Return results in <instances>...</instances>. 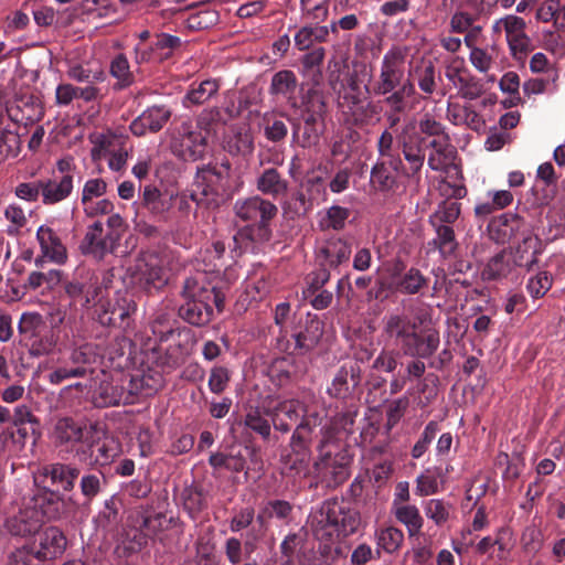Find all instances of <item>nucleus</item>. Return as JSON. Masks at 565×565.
<instances>
[{
    "instance_id": "f257e3e1",
    "label": "nucleus",
    "mask_w": 565,
    "mask_h": 565,
    "mask_svg": "<svg viewBox=\"0 0 565 565\" xmlns=\"http://www.w3.org/2000/svg\"><path fill=\"white\" fill-rule=\"evenodd\" d=\"M79 476V467L71 462H50L39 468L38 478L45 484L40 507L47 520H58L81 507L75 495L71 494Z\"/></svg>"
},
{
    "instance_id": "f03ea898",
    "label": "nucleus",
    "mask_w": 565,
    "mask_h": 565,
    "mask_svg": "<svg viewBox=\"0 0 565 565\" xmlns=\"http://www.w3.org/2000/svg\"><path fill=\"white\" fill-rule=\"evenodd\" d=\"M180 297L182 302L178 316L194 327L209 324L214 317V308L222 312L225 295L206 279L204 273H196L183 280Z\"/></svg>"
},
{
    "instance_id": "7ed1b4c3",
    "label": "nucleus",
    "mask_w": 565,
    "mask_h": 565,
    "mask_svg": "<svg viewBox=\"0 0 565 565\" xmlns=\"http://www.w3.org/2000/svg\"><path fill=\"white\" fill-rule=\"evenodd\" d=\"M234 212L241 221L249 223L233 237L241 248L247 250L249 245L263 244L271 238V221L278 214V207L271 201L259 195L238 199L234 203Z\"/></svg>"
},
{
    "instance_id": "20e7f679",
    "label": "nucleus",
    "mask_w": 565,
    "mask_h": 565,
    "mask_svg": "<svg viewBox=\"0 0 565 565\" xmlns=\"http://www.w3.org/2000/svg\"><path fill=\"white\" fill-rule=\"evenodd\" d=\"M360 525V512L344 500H327L311 516L312 533L326 546L354 534Z\"/></svg>"
},
{
    "instance_id": "39448f33",
    "label": "nucleus",
    "mask_w": 565,
    "mask_h": 565,
    "mask_svg": "<svg viewBox=\"0 0 565 565\" xmlns=\"http://www.w3.org/2000/svg\"><path fill=\"white\" fill-rule=\"evenodd\" d=\"M406 50L392 46L383 55L379 72L372 74L367 93L375 97L391 98V96L413 97L415 85L406 75Z\"/></svg>"
},
{
    "instance_id": "423d86ee",
    "label": "nucleus",
    "mask_w": 565,
    "mask_h": 565,
    "mask_svg": "<svg viewBox=\"0 0 565 565\" xmlns=\"http://www.w3.org/2000/svg\"><path fill=\"white\" fill-rule=\"evenodd\" d=\"M299 114L296 117H287L291 125L292 141L307 149L318 145L324 127L327 104L323 93L310 87L297 105Z\"/></svg>"
},
{
    "instance_id": "0eeeda50",
    "label": "nucleus",
    "mask_w": 565,
    "mask_h": 565,
    "mask_svg": "<svg viewBox=\"0 0 565 565\" xmlns=\"http://www.w3.org/2000/svg\"><path fill=\"white\" fill-rule=\"evenodd\" d=\"M127 230V222L121 215L107 217L106 224L96 220L86 226L78 249L82 255L100 262L107 255L116 254Z\"/></svg>"
},
{
    "instance_id": "6e6552de",
    "label": "nucleus",
    "mask_w": 565,
    "mask_h": 565,
    "mask_svg": "<svg viewBox=\"0 0 565 565\" xmlns=\"http://www.w3.org/2000/svg\"><path fill=\"white\" fill-rule=\"evenodd\" d=\"M317 450L319 456L313 468L320 482L330 489L345 482L350 476L352 456L343 445L333 440L330 429L324 431Z\"/></svg>"
},
{
    "instance_id": "1a4fd4ad",
    "label": "nucleus",
    "mask_w": 565,
    "mask_h": 565,
    "mask_svg": "<svg viewBox=\"0 0 565 565\" xmlns=\"http://www.w3.org/2000/svg\"><path fill=\"white\" fill-rule=\"evenodd\" d=\"M207 122L200 116L196 122L183 120L170 130L169 147L173 156L185 162L204 158L207 148Z\"/></svg>"
},
{
    "instance_id": "9d476101",
    "label": "nucleus",
    "mask_w": 565,
    "mask_h": 565,
    "mask_svg": "<svg viewBox=\"0 0 565 565\" xmlns=\"http://www.w3.org/2000/svg\"><path fill=\"white\" fill-rule=\"evenodd\" d=\"M322 334L323 322L317 315H294L288 337L276 338L275 347L284 353L305 354L318 344Z\"/></svg>"
},
{
    "instance_id": "9b49d317",
    "label": "nucleus",
    "mask_w": 565,
    "mask_h": 565,
    "mask_svg": "<svg viewBox=\"0 0 565 565\" xmlns=\"http://www.w3.org/2000/svg\"><path fill=\"white\" fill-rule=\"evenodd\" d=\"M231 163L226 160L220 166H203L198 169L194 188L190 194L192 201L206 207H216L224 198L230 179Z\"/></svg>"
},
{
    "instance_id": "f8f14e48",
    "label": "nucleus",
    "mask_w": 565,
    "mask_h": 565,
    "mask_svg": "<svg viewBox=\"0 0 565 565\" xmlns=\"http://www.w3.org/2000/svg\"><path fill=\"white\" fill-rule=\"evenodd\" d=\"M489 237L497 244L522 241V253L527 248L537 249L539 238L532 235L530 224L519 214L503 213L493 217L488 224Z\"/></svg>"
},
{
    "instance_id": "ddd939ff",
    "label": "nucleus",
    "mask_w": 565,
    "mask_h": 565,
    "mask_svg": "<svg viewBox=\"0 0 565 565\" xmlns=\"http://www.w3.org/2000/svg\"><path fill=\"white\" fill-rule=\"evenodd\" d=\"M398 146L405 160V164L402 163V174L418 184L422 180L426 150L431 148L435 152L438 143L435 141L428 143L417 134L404 130L398 136Z\"/></svg>"
},
{
    "instance_id": "4468645a",
    "label": "nucleus",
    "mask_w": 565,
    "mask_h": 565,
    "mask_svg": "<svg viewBox=\"0 0 565 565\" xmlns=\"http://www.w3.org/2000/svg\"><path fill=\"white\" fill-rule=\"evenodd\" d=\"M143 387V379L128 377L119 374L109 381H103L97 390L99 406L108 407L119 404L130 405L137 399Z\"/></svg>"
},
{
    "instance_id": "2eb2a0df",
    "label": "nucleus",
    "mask_w": 565,
    "mask_h": 565,
    "mask_svg": "<svg viewBox=\"0 0 565 565\" xmlns=\"http://www.w3.org/2000/svg\"><path fill=\"white\" fill-rule=\"evenodd\" d=\"M413 134L425 139L426 142L435 141L438 143V148H435V152H430L427 159V164L433 171H439L445 164L447 152L451 148L450 138L446 132L445 126L436 120L430 115L426 114L418 121V129L413 130Z\"/></svg>"
},
{
    "instance_id": "dca6fc26",
    "label": "nucleus",
    "mask_w": 565,
    "mask_h": 565,
    "mask_svg": "<svg viewBox=\"0 0 565 565\" xmlns=\"http://www.w3.org/2000/svg\"><path fill=\"white\" fill-rule=\"evenodd\" d=\"M515 254V257L512 258L511 253L503 249L492 256L481 271L482 280L495 281L507 278L515 266L526 267L527 270H532L539 262L540 249H534L529 259L524 258L522 246L516 247Z\"/></svg>"
},
{
    "instance_id": "f3484780",
    "label": "nucleus",
    "mask_w": 565,
    "mask_h": 565,
    "mask_svg": "<svg viewBox=\"0 0 565 565\" xmlns=\"http://www.w3.org/2000/svg\"><path fill=\"white\" fill-rule=\"evenodd\" d=\"M362 370L358 362L343 363L334 373L331 383L327 387V394L331 398L349 401L354 398L360 391Z\"/></svg>"
},
{
    "instance_id": "a211bd4d",
    "label": "nucleus",
    "mask_w": 565,
    "mask_h": 565,
    "mask_svg": "<svg viewBox=\"0 0 565 565\" xmlns=\"http://www.w3.org/2000/svg\"><path fill=\"white\" fill-rule=\"evenodd\" d=\"M136 309L137 306L131 298L117 295L111 300L100 302L95 315L102 326L125 330L130 327L131 315L136 312Z\"/></svg>"
},
{
    "instance_id": "6ab92c4d",
    "label": "nucleus",
    "mask_w": 565,
    "mask_h": 565,
    "mask_svg": "<svg viewBox=\"0 0 565 565\" xmlns=\"http://www.w3.org/2000/svg\"><path fill=\"white\" fill-rule=\"evenodd\" d=\"M263 536L253 526L244 542L237 537H228L224 544V553L232 565H262L258 551V541Z\"/></svg>"
},
{
    "instance_id": "aec40b11",
    "label": "nucleus",
    "mask_w": 565,
    "mask_h": 565,
    "mask_svg": "<svg viewBox=\"0 0 565 565\" xmlns=\"http://www.w3.org/2000/svg\"><path fill=\"white\" fill-rule=\"evenodd\" d=\"M93 354L88 345H81L71 351L70 356L47 379L53 385H58L68 379H82L87 376V365L92 362Z\"/></svg>"
},
{
    "instance_id": "412c9836",
    "label": "nucleus",
    "mask_w": 565,
    "mask_h": 565,
    "mask_svg": "<svg viewBox=\"0 0 565 565\" xmlns=\"http://www.w3.org/2000/svg\"><path fill=\"white\" fill-rule=\"evenodd\" d=\"M352 253L351 243L343 237H330L316 249V263L331 270H337L347 264Z\"/></svg>"
},
{
    "instance_id": "4be33fe9",
    "label": "nucleus",
    "mask_w": 565,
    "mask_h": 565,
    "mask_svg": "<svg viewBox=\"0 0 565 565\" xmlns=\"http://www.w3.org/2000/svg\"><path fill=\"white\" fill-rule=\"evenodd\" d=\"M29 544L34 547L38 558L44 563L62 556L66 550L67 540L62 530L49 526L42 532H38L36 539Z\"/></svg>"
},
{
    "instance_id": "5701e85b",
    "label": "nucleus",
    "mask_w": 565,
    "mask_h": 565,
    "mask_svg": "<svg viewBox=\"0 0 565 565\" xmlns=\"http://www.w3.org/2000/svg\"><path fill=\"white\" fill-rule=\"evenodd\" d=\"M366 87L370 85H364V93L339 94L340 106L347 109L351 114L353 122L360 126L367 124L377 114V106L369 100L372 93H367Z\"/></svg>"
},
{
    "instance_id": "b1692460",
    "label": "nucleus",
    "mask_w": 565,
    "mask_h": 565,
    "mask_svg": "<svg viewBox=\"0 0 565 565\" xmlns=\"http://www.w3.org/2000/svg\"><path fill=\"white\" fill-rule=\"evenodd\" d=\"M132 279L135 284L148 292L152 289H161L168 281L163 267L159 264L158 258L153 256L138 260Z\"/></svg>"
},
{
    "instance_id": "393cba45",
    "label": "nucleus",
    "mask_w": 565,
    "mask_h": 565,
    "mask_svg": "<svg viewBox=\"0 0 565 565\" xmlns=\"http://www.w3.org/2000/svg\"><path fill=\"white\" fill-rule=\"evenodd\" d=\"M439 342L437 330L428 329L418 332L417 329H414L401 350L407 356L427 359L437 351Z\"/></svg>"
},
{
    "instance_id": "a878e982",
    "label": "nucleus",
    "mask_w": 565,
    "mask_h": 565,
    "mask_svg": "<svg viewBox=\"0 0 565 565\" xmlns=\"http://www.w3.org/2000/svg\"><path fill=\"white\" fill-rule=\"evenodd\" d=\"M172 523H174L172 516L167 518L164 513L154 512L151 509L139 508L129 515V524L148 537L169 529Z\"/></svg>"
},
{
    "instance_id": "bb28decb",
    "label": "nucleus",
    "mask_w": 565,
    "mask_h": 565,
    "mask_svg": "<svg viewBox=\"0 0 565 565\" xmlns=\"http://www.w3.org/2000/svg\"><path fill=\"white\" fill-rule=\"evenodd\" d=\"M171 118V110L166 106H151L143 110L129 125L131 134L142 137L160 131Z\"/></svg>"
},
{
    "instance_id": "cd10ccee",
    "label": "nucleus",
    "mask_w": 565,
    "mask_h": 565,
    "mask_svg": "<svg viewBox=\"0 0 565 565\" xmlns=\"http://www.w3.org/2000/svg\"><path fill=\"white\" fill-rule=\"evenodd\" d=\"M43 516L46 518L42 507L41 511L35 507H25L18 514L7 520L6 527L13 536L26 537L34 535L42 526Z\"/></svg>"
},
{
    "instance_id": "c85d7f7f",
    "label": "nucleus",
    "mask_w": 565,
    "mask_h": 565,
    "mask_svg": "<svg viewBox=\"0 0 565 565\" xmlns=\"http://www.w3.org/2000/svg\"><path fill=\"white\" fill-rule=\"evenodd\" d=\"M402 172V159L380 160L375 162L370 172L371 188L381 193L394 191L397 186L396 173Z\"/></svg>"
},
{
    "instance_id": "c756f323",
    "label": "nucleus",
    "mask_w": 565,
    "mask_h": 565,
    "mask_svg": "<svg viewBox=\"0 0 565 565\" xmlns=\"http://www.w3.org/2000/svg\"><path fill=\"white\" fill-rule=\"evenodd\" d=\"M303 411L302 403L295 398L280 401L270 406L274 429L281 434H288L295 425L299 424Z\"/></svg>"
},
{
    "instance_id": "7c9ffc66",
    "label": "nucleus",
    "mask_w": 565,
    "mask_h": 565,
    "mask_svg": "<svg viewBox=\"0 0 565 565\" xmlns=\"http://www.w3.org/2000/svg\"><path fill=\"white\" fill-rule=\"evenodd\" d=\"M36 241L43 257L49 262L56 265H64L67 262V248L52 227L41 225L36 231Z\"/></svg>"
},
{
    "instance_id": "2f4dec72",
    "label": "nucleus",
    "mask_w": 565,
    "mask_h": 565,
    "mask_svg": "<svg viewBox=\"0 0 565 565\" xmlns=\"http://www.w3.org/2000/svg\"><path fill=\"white\" fill-rule=\"evenodd\" d=\"M209 490L198 481L185 486L180 494L182 508L192 520L199 519L201 513L209 508Z\"/></svg>"
},
{
    "instance_id": "473e14b6",
    "label": "nucleus",
    "mask_w": 565,
    "mask_h": 565,
    "mask_svg": "<svg viewBox=\"0 0 565 565\" xmlns=\"http://www.w3.org/2000/svg\"><path fill=\"white\" fill-rule=\"evenodd\" d=\"M173 195L161 192L158 188L148 184L145 185L141 195V205L157 221L167 220L168 212L172 207Z\"/></svg>"
},
{
    "instance_id": "72a5a7b5",
    "label": "nucleus",
    "mask_w": 565,
    "mask_h": 565,
    "mask_svg": "<svg viewBox=\"0 0 565 565\" xmlns=\"http://www.w3.org/2000/svg\"><path fill=\"white\" fill-rule=\"evenodd\" d=\"M42 202L52 205L66 200L73 191V175L53 174L51 178L41 179Z\"/></svg>"
},
{
    "instance_id": "f704fd0d",
    "label": "nucleus",
    "mask_w": 565,
    "mask_h": 565,
    "mask_svg": "<svg viewBox=\"0 0 565 565\" xmlns=\"http://www.w3.org/2000/svg\"><path fill=\"white\" fill-rule=\"evenodd\" d=\"M86 430V425L72 417L65 416L56 419L52 435L55 445L73 446L83 440Z\"/></svg>"
},
{
    "instance_id": "c9c22d12",
    "label": "nucleus",
    "mask_w": 565,
    "mask_h": 565,
    "mask_svg": "<svg viewBox=\"0 0 565 565\" xmlns=\"http://www.w3.org/2000/svg\"><path fill=\"white\" fill-rule=\"evenodd\" d=\"M414 329H417V323L404 313H392L383 319V333L399 348L407 341Z\"/></svg>"
},
{
    "instance_id": "e433bc0d",
    "label": "nucleus",
    "mask_w": 565,
    "mask_h": 565,
    "mask_svg": "<svg viewBox=\"0 0 565 565\" xmlns=\"http://www.w3.org/2000/svg\"><path fill=\"white\" fill-rule=\"evenodd\" d=\"M244 426L264 441L270 440L273 427L270 406H249L244 416Z\"/></svg>"
},
{
    "instance_id": "4c0bfd02",
    "label": "nucleus",
    "mask_w": 565,
    "mask_h": 565,
    "mask_svg": "<svg viewBox=\"0 0 565 565\" xmlns=\"http://www.w3.org/2000/svg\"><path fill=\"white\" fill-rule=\"evenodd\" d=\"M298 86V78L290 70L276 72L270 81L268 93L274 97H282L288 100L292 108L297 107L295 93Z\"/></svg>"
},
{
    "instance_id": "58836bf2",
    "label": "nucleus",
    "mask_w": 565,
    "mask_h": 565,
    "mask_svg": "<svg viewBox=\"0 0 565 565\" xmlns=\"http://www.w3.org/2000/svg\"><path fill=\"white\" fill-rule=\"evenodd\" d=\"M292 509V504L286 500L275 499L267 501L257 514V531L264 534L267 530V522L270 519H277L288 523L291 518Z\"/></svg>"
},
{
    "instance_id": "ea45409f",
    "label": "nucleus",
    "mask_w": 565,
    "mask_h": 565,
    "mask_svg": "<svg viewBox=\"0 0 565 565\" xmlns=\"http://www.w3.org/2000/svg\"><path fill=\"white\" fill-rule=\"evenodd\" d=\"M224 149L231 156L247 157L254 151V137L247 127H233L224 138Z\"/></svg>"
},
{
    "instance_id": "a19ab883",
    "label": "nucleus",
    "mask_w": 565,
    "mask_h": 565,
    "mask_svg": "<svg viewBox=\"0 0 565 565\" xmlns=\"http://www.w3.org/2000/svg\"><path fill=\"white\" fill-rule=\"evenodd\" d=\"M256 186L263 194L278 199L287 194L289 182L276 168H267L257 178Z\"/></svg>"
},
{
    "instance_id": "79ce46f5",
    "label": "nucleus",
    "mask_w": 565,
    "mask_h": 565,
    "mask_svg": "<svg viewBox=\"0 0 565 565\" xmlns=\"http://www.w3.org/2000/svg\"><path fill=\"white\" fill-rule=\"evenodd\" d=\"M173 310L168 306L159 307L150 321V330L157 343L167 342L175 331Z\"/></svg>"
},
{
    "instance_id": "37998d69",
    "label": "nucleus",
    "mask_w": 565,
    "mask_h": 565,
    "mask_svg": "<svg viewBox=\"0 0 565 565\" xmlns=\"http://www.w3.org/2000/svg\"><path fill=\"white\" fill-rule=\"evenodd\" d=\"M107 478L100 470L87 471L79 476L78 486L79 492L83 498V505H90V503L105 490L107 487Z\"/></svg>"
},
{
    "instance_id": "c03bdc74",
    "label": "nucleus",
    "mask_w": 565,
    "mask_h": 565,
    "mask_svg": "<svg viewBox=\"0 0 565 565\" xmlns=\"http://www.w3.org/2000/svg\"><path fill=\"white\" fill-rule=\"evenodd\" d=\"M446 76L455 85H459V93L466 99L473 100L483 94L482 83L461 68H449L446 72Z\"/></svg>"
},
{
    "instance_id": "a18cd8bd",
    "label": "nucleus",
    "mask_w": 565,
    "mask_h": 565,
    "mask_svg": "<svg viewBox=\"0 0 565 565\" xmlns=\"http://www.w3.org/2000/svg\"><path fill=\"white\" fill-rule=\"evenodd\" d=\"M311 435L312 431L300 424L294 429L289 440V447L297 458L290 466V469L299 470L300 467L306 465L310 455Z\"/></svg>"
},
{
    "instance_id": "49530a36",
    "label": "nucleus",
    "mask_w": 565,
    "mask_h": 565,
    "mask_svg": "<svg viewBox=\"0 0 565 565\" xmlns=\"http://www.w3.org/2000/svg\"><path fill=\"white\" fill-rule=\"evenodd\" d=\"M447 118L455 126H467L475 131H479L484 126L480 115L470 105L461 106L449 103Z\"/></svg>"
},
{
    "instance_id": "de8ad7c7",
    "label": "nucleus",
    "mask_w": 565,
    "mask_h": 565,
    "mask_svg": "<svg viewBox=\"0 0 565 565\" xmlns=\"http://www.w3.org/2000/svg\"><path fill=\"white\" fill-rule=\"evenodd\" d=\"M42 315L35 311L23 312L18 323V332L20 335V344L26 347L29 341L33 340L40 333L47 329Z\"/></svg>"
},
{
    "instance_id": "09e8293b",
    "label": "nucleus",
    "mask_w": 565,
    "mask_h": 565,
    "mask_svg": "<svg viewBox=\"0 0 565 565\" xmlns=\"http://www.w3.org/2000/svg\"><path fill=\"white\" fill-rule=\"evenodd\" d=\"M429 278L426 277L417 267H411L403 276L395 279V289L398 294L413 296L423 294L427 289Z\"/></svg>"
},
{
    "instance_id": "8fccbe9b",
    "label": "nucleus",
    "mask_w": 565,
    "mask_h": 565,
    "mask_svg": "<svg viewBox=\"0 0 565 565\" xmlns=\"http://www.w3.org/2000/svg\"><path fill=\"white\" fill-rule=\"evenodd\" d=\"M247 449H245L246 451ZM209 465L213 469H226L232 472H242L247 468L246 456L243 449H232L230 452H212Z\"/></svg>"
},
{
    "instance_id": "3c124183",
    "label": "nucleus",
    "mask_w": 565,
    "mask_h": 565,
    "mask_svg": "<svg viewBox=\"0 0 565 565\" xmlns=\"http://www.w3.org/2000/svg\"><path fill=\"white\" fill-rule=\"evenodd\" d=\"M0 424L14 426L41 427L40 419L29 406L18 405L13 409L0 405Z\"/></svg>"
},
{
    "instance_id": "603ef678",
    "label": "nucleus",
    "mask_w": 565,
    "mask_h": 565,
    "mask_svg": "<svg viewBox=\"0 0 565 565\" xmlns=\"http://www.w3.org/2000/svg\"><path fill=\"white\" fill-rule=\"evenodd\" d=\"M430 222L435 227L436 236L429 242V245L438 249L443 258L454 256L458 248V242L452 226L437 224L435 221Z\"/></svg>"
},
{
    "instance_id": "864d4df0",
    "label": "nucleus",
    "mask_w": 565,
    "mask_h": 565,
    "mask_svg": "<svg viewBox=\"0 0 565 565\" xmlns=\"http://www.w3.org/2000/svg\"><path fill=\"white\" fill-rule=\"evenodd\" d=\"M93 466L104 468L110 465L120 454L119 444L109 438L93 439Z\"/></svg>"
},
{
    "instance_id": "5fc2aeb1",
    "label": "nucleus",
    "mask_w": 565,
    "mask_h": 565,
    "mask_svg": "<svg viewBox=\"0 0 565 565\" xmlns=\"http://www.w3.org/2000/svg\"><path fill=\"white\" fill-rule=\"evenodd\" d=\"M395 519L406 526L407 533L411 537L417 536L424 525V519L420 515L418 508L414 504H404L393 508Z\"/></svg>"
},
{
    "instance_id": "6e6d98bb",
    "label": "nucleus",
    "mask_w": 565,
    "mask_h": 565,
    "mask_svg": "<svg viewBox=\"0 0 565 565\" xmlns=\"http://www.w3.org/2000/svg\"><path fill=\"white\" fill-rule=\"evenodd\" d=\"M329 38V28L327 25L310 24L305 25L295 34V45L300 51L308 50L313 43L327 42Z\"/></svg>"
},
{
    "instance_id": "4d7b16f0",
    "label": "nucleus",
    "mask_w": 565,
    "mask_h": 565,
    "mask_svg": "<svg viewBox=\"0 0 565 565\" xmlns=\"http://www.w3.org/2000/svg\"><path fill=\"white\" fill-rule=\"evenodd\" d=\"M220 89V82L214 78L202 81L200 84L191 85V89L186 93L183 104L189 105H202L210 100Z\"/></svg>"
},
{
    "instance_id": "13d9d810",
    "label": "nucleus",
    "mask_w": 565,
    "mask_h": 565,
    "mask_svg": "<svg viewBox=\"0 0 565 565\" xmlns=\"http://www.w3.org/2000/svg\"><path fill=\"white\" fill-rule=\"evenodd\" d=\"M326 56V51L323 47H316L310 52L306 53L301 58V65L303 70L305 76L310 77L312 82V87L317 88V86L322 81V71L321 65L323 63Z\"/></svg>"
},
{
    "instance_id": "bf43d9fd",
    "label": "nucleus",
    "mask_w": 565,
    "mask_h": 565,
    "mask_svg": "<svg viewBox=\"0 0 565 565\" xmlns=\"http://www.w3.org/2000/svg\"><path fill=\"white\" fill-rule=\"evenodd\" d=\"M21 139L15 130L0 127V166L9 159H14L21 151Z\"/></svg>"
},
{
    "instance_id": "052dcab7",
    "label": "nucleus",
    "mask_w": 565,
    "mask_h": 565,
    "mask_svg": "<svg viewBox=\"0 0 565 565\" xmlns=\"http://www.w3.org/2000/svg\"><path fill=\"white\" fill-rule=\"evenodd\" d=\"M312 209L313 205L303 191L295 192L282 204L284 214L290 220L305 217Z\"/></svg>"
},
{
    "instance_id": "680f3d73",
    "label": "nucleus",
    "mask_w": 565,
    "mask_h": 565,
    "mask_svg": "<svg viewBox=\"0 0 565 565\" xmlns=\"http://www.w3.org/2000/svg\"><path fill=\"white\" fill-rule=\"evenodd\" d=\"M288 117L285 113L277 115H265L264 117V136L267 140L278 143L282 142L288 135V126L284 120Z\"/></svg>"
},
{
    "instance_id": "e2e57ef3",
    "label": "nucleus",
    "mask_w": 565,
    "mask_h": 565,
    "mask_svg": "<svg viewBox=\"0 0 565 565\" xmlns=\"http://www.w3.org/2000/svg\"><path fill=\"white\" fill-rule=\"evenodd\" d=\"M56 344L57 337L54 334L52 328H47L40 333V335L29 341L26 348L30 356L41 358L52 353Z\"/></svg>"
},
{
    "instance_id": "0e129e2a",
    "label": "nucleus",
    "mask_w": 565,
    "mask_h": 565,
    "mask_svg": "<svg viewBox=\"0 0 565 565\" xmlns=\"http://www.w3.org/2000/svg\"><path fill=\"white\" fill-rule=\"evenodd\" d=\"M84 278L86 280L84 301L82 307L89 308L96 306V308L104 302L105 295L102 291V287L98 285V276L95 271L84 268Z\"/></svg>"
},
{
    "instance_id": "69168bd1",
    "label": "nucleus",
    "mask_w": 565,
    "mask_h": 565,
    "mask_svg": "<svg viewBox=\"0 0 565 565\" xmlns=\"http://www.w3.org/2000/svg\"><path fill=\"white\" fill-rule=\"evenodd\" d=\"M349 216V209L340 205H332L326 211L324 216L319 221V227L321 231H341L344 228Z\"/></svg>"
},
{
    "instance_id": "338daca9",
    "label": "nucleus",
    "mask_w": 565,
    "mask_h": 565,
    "mask_svg": "<svg viewBox=\"0 0 565 565\" xmlns=\"http://www.w3.org/2000/svg\"><path fill=\"white\" fill-rule=\"evenodd\" d=\"M154 51H157V62H163L172 57L175 50L180 49L182 42L179 36L159 33L153 38Z\"/></svg>"
},
{
    "instance_id": "774afa93",
    "label": "nucleus",
    "mask_w": 565,
    "mask_h": 565,
    "mask_svg": "<svg viewBox=\"0 0 565 565\" xmlns=\"http://www.w3.org/2000/svg\"><path fill=\"white\" fill-rule=\"evenodd\" d=\"M303 545L302 537L296 533L288 534L280 543V565H295L298 552Z\"/></svg>"
}]
</instances>
